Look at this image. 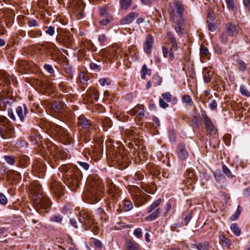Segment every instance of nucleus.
<instances>
[{
	"instance_id": "f257e3e1",
	"label": "nucleus",
	"mask_w": 250,
	"mask_h": 250,
	"mask_svg": "<svg viewBox=\"0 0 250 250\" xmlns=\"http://www.w3.org/2000/svg\"><path fill=\"white\" fill-rule=\"evenodd\" d=\"M16 111L21 122L27 120V122L38 124L41 128L45 129V131L48 134L59 140L63 144H67L71 143L72 138L66 129L61 125L50 122L45 119H38L36 117L35 113L32 111L29 112L25 104H23V107L18 106Z\"/></svg>"
},
{
	"instance_id": "f03ea898",
	"label": "nucleus",
	"mask_w": 250,
	"mask_h": 250,
	"mask_svg": "<svg viewBox=\"0 0 250 250\" xmlns=\"http://www.w3.org/2000/svg\"><path fill=\"white\" fill-rule=\"evenodd\" d=\"M87 180L90 188L85 192L83 200L88 204H95L101 200L104 195V184L97 174L89 175Z\"/></svg>"
},
{
	"instance_id": "7ed1b4c3",
	"label": "nucleus",
	"mask_w": 250,
	"mask_h": 250,
	"mask_svg": "<svg viewBox=\"0 0 250 250\" xmlns=\"http://www.w3.org/2000/svg\"><path fill=\"white\" fill-rule=\"evenodd\" d=\"M59 169L63 173L64 183L72 191H76L83 178L81 170L76 165L72 163L62 165L59 167Z\"/></svg>"
},
{
	"instance_id": "20e7f679",
	"label": "nucleus",
	"mask_w": 250,
	"mask_h": 250,
	"mask_svg": "<svg viewBox=\"0 0 250 250\" xmlns=\"http://www.w3.org/2000/svg\"><path fill=\"white\" fill-rule=\"evenodd\" d=\"M107 187L108 188V197L104 200L105 208L108 213L112 216L115 212H122L121 204L119 202L121 199V190L115 185L111 179L107 180Z\"/></svg>"
},
{
	"instance_id": "39448f33",
	"label": "nucleus",
	"mask_w": 250,
	"mask_h": 250,
	"mask_svg": "<svg viewBox=\"0 0 250 250\" xmlns=\"http://www.w3.org/2000/svg\"><path fill=\"white\" fill-rule=\"evenodd\" d=\"M42 186L40 184L34 183L32 186V189L38 197L36 199V210L42 216H44L48 212V209L51 207V202L47 197H44L41 194Z\"/></svg>"
},
{
	"instance_id": "423d86ee",
	"label": "nucleus",
	"mask_w": 250,
	"mask_h": 250,
	"mask_svg": "<svg viewBox=\"0 0 250 250\" xmlns=\"http://www.w3.org/2000/svg\"><path fill=\"white\" fill-rule=\"evenodd\" d=\"M77 125L84 130L81 134L82 140L85 143L89 142L96 129L95 125L84 114H81L77 118Z\"/></svg>"
},
{
	"instance_id": "0eeeda50",
	"label": "nucleus",
	"mask_w": 250,
	"mask_h": 250,
	"mask_svg": "<svg viewBox=\"0 0 250 250\" xmlns=\"http://www.w3.org/2000/svg\"><path fill=\"white\" fill-rule=\"evenodd\" d=\"M128 113L131 116H136L135 120L142 121L148 117V113L145 110L144 104H138L134 108L128 111Z\"/></svg>"
},
{
	"instance_id": "6e6552de",
	"label": "nucleus",
	"mask_w": 250,
	"mask_h": 250,
	"mask_svg": "<svg viewBox=\"0 0 250 250\" xmlns=\"http://www.w3.org/2000/svg\"><path fill=\"white\" fill-rule=\"evenodd\" d=\"M56 40L67 48H70L74 42L73 35L68 31H62L59 33L56 37Z\"/></svg>"
},
{
	"instance_id": "1a4fd4ad",
	"label": "nucleus",
	"mask_w": 250,
	"mask_h": 250,
	"mask_svg": "<svg viewBox=\"0 0 250 250\" xmlns=\"http://www.w3.org/2000/svg\"><path fill=\"white\" fill-rule=\"evenodd\" d=\"M46 167L42 162H36L32 166L31 172L33 175L39 178H43L45 175Z\"/></svg>"
},
{
	"instance_id": "9d476101",
	"label": "nucleus",
	"mask_w": 250,
	"mask_h": 250,
	"mask_svg": "<svg viewBox=\"0 0 250 250\" xmlns=\"http://www.w3.org/2000/svg\"><path fill=\"white\" fill-rule=\"evenodd\" d=\"M242 29L236 22L229 21L226 23L225 31L231 37H235L241 33Z\"/></svg>"
},
{
	"instance_id": "9b49d317",
	"label": "nucleus",
	"mask_w": 250,
	"mask_h": 250,
	"mask_svg": "<svg viewBox=\"0 0 250 250\" xmlns=\"http://www.w3.org/2000/svg\"><path fill=\"white\" fill-rule=\"evenodd\" d=\"M174 8L168 9V12L169 16L171 18H174L176 16V14L178 16H182L184 15V12L185 10V5L183 3L179 0H174L173 1Z\"/></svg>"
},
{
	"instance_id": "f8f14e48",
	"label": "nucleus",
	"mask_w": 250,
	"mask_h": 250,
	"mask_svg": "<svg viewBox=\"0 0 250 250\" xmlns=\"http://www.w3.org/2000/svg\"><path fill=\"white\" fill-rule=\"evenodd\" d=\"M64 186L59 181H53L50 184V189L58 199L64 195Z\"/></svg>"
},
{
	"instance_id": "ddd939ff",
	"label": "nucleus",
	"mask_w": 250,
	"mask_h": 250,
	"mask_svg": "<svg viewBox=\"0 0 250 250\" xmlns=\"http://www.w3.org/2000/svg\"><path fill=\"white\" fill-rule=\"evenodd\" d=\"M93 216L88 212L82 210L79 213V221L85 225V227L88 226L89 229H91L93 226Z\"/></svg>"
},
{
	"instance_id": "4468645a",
	"label": "nucleus",
	"mask_w": 250,
	"mask_h": 250,
	"mask_svg": "<svg viewBox=\"0 0 250 250\" xmlns=\"http://www.w3.org/2000/svg\"><path fill=\"white\" fill-rule=\"evenodd\" d=\"M59 63L62 69L64 70L66 74L68 75L70 78L72 79L75 70L69 64V61L67 57L65 56H63L59 60Z\"/></svg>"
},
{
	"instance_id": "2eb2a0df",
	"label": "nucleus",
	"mask_w": 250,
	"mask_h": 250,
	"mask_svg": "<svg viewBox=\"0 0 250 250\" xmlns=\"http://www.w3.org/2000/svg\"><path fill=\"white\" fill-rule=\"evenodd\" d=\"M76 15L78 19H82L84 17L83 11L85 5L82 1H78L70 4L69 6Z\"/></svg>"
},
{
	"instance_id": "dca6fc26",
	"label": "nucleus",
	"mask_w": 250,
	"mask_h": 250,
	"mask_svg": "<svg viewBox=\"0 0 250 250\" xmlns=\"http://www.w3.org/2000/svg\"><path fill=\"white\" fill-rule=\"evenodd\" d=\"M177 156L182 161L186 160L189 157V153L184 142H180L177 148Z\"/></svg>"
},
{
	"instance_id": "f3484780",
	"label": "nucleus",
	"mask_w": 250,
	"mask_h": 250,
	"mask_svg": "<svg viewBox=\"0 0 250 250\" xmlns=\"http://www.w3.org/2000/svg\"><path fill=\"white\" fill-rule=\"evenodd\" d=\"M124 151V150H123ZM124 152H121L120 151L118 155H116L114 157L113 161L118 163L119 165L122 166V168H125L128 167L129 165V161H127L128 158L127 156H125L126 152H125V155L123 154Z\"/></svg>"
},
{
	"instance_id": "a211bd4d",
	"label": "nucleus",
	"mask_w": 250,
	"mask_h": 250,
	"mask_svg": "<svg viewBox=\"0 0 250 250\" xmlns=\"http://www.w3.org/2000/svg\"><path fill=\"white\" fill-rule=\"evenodd\" d=\"M14 132V127L11 125L3 126L0 128V136L4 139H7L12 137V135Z\"/></svg>"
},
{
	"instance_id": "6ab92c4d",
	"label": "nucleus",
	"mask_w": 250,
	"mask_h": 250,
	"mask_svg": "<svg viewBox=\"0 0 250 250\" xmlns=\"http://www.w3.org/2000/svg\"><path fill=\"white\" fill-rule=\"evenodd\" d=\"M154 43L153 37L151 35H148L143 43V49L144 52L147 55L152 53V46Z\"/></svg>"
},
{
	"instance_id": "aec40b11",
	"label": "nucleus",
	"mask_w": 250,
	"mask_h": 250,
	"mask_svg": "<svg viewBox=\"0 0 250 250\" xmlns=\"http://www.w3.org/2000/svg\"><path fill=\"white\" fill-rule=\"evenodd\" d=\"M30 160L26 155H20L17 157V166L19 167L24 168L29 166Z\"/></svg>"
},
{
	"instance_id": "412c9836",
	"label": "nucleus",
	"mask_w": 250,
	"mask_h": 250,
	"mask_svg": "<svg viewBox=\"0 0 250 250\" xmlns=\"http://www.w3.org/2000/svg\"><path fill=\"white\" fill-rule=\"evenodd\" d=\"M139 16V14L137 12H131L127 14L120 20L121 25L129 24L132 23L135 19Z\"/></svg>"
},
{
	"instance_id": "4be33fe9",
	"label": "nucleus",
	"mask_w": 250,
	"mask_h": 250,
	"mask_svg": "<svg viewBox=\"0 0 250 250\" xmlns=\"http://www.w3.org/2000/svg\"><path fill=\"white\" fill-rule=\"evenodd\" d=\"M234 64L235 65L238 70L241 72H245L247 68V64L240 58L238 55H233L232 56Z\"/></svg>"
},
{
	"instance_id": "5701e85b",
	"label": "nucleus",
	"mask_w": 250,
	"mask_h": 250,
	"mask_svg": "<svg viewBox=\"0 0 250 250\" xmlns=\"http://www.w3.org/2000/svg\"><path fill=\"white\" fill-rule=\"evenodd\" d=\"M12 77L6 71L0 70V84L9 86L11 84Z\"/></svg>"
},
{
	"instance_id": "b1692460",
	"label": "nucleus",
	"mask_w": 250,
	"mask_h": 250,
	"mask_svg": "<svg viewBox=\"0 0 250 250\" xmlns=\"http://www.w3.org/2000/svg\"><path fill=\"white\" fill-rule=\"evenodd\" d=\"M65 104L61 101H55L51 105V109L55 113L62 114L64 111Z\"/></svg>"
},
{
	"instance_id": "393cba45",
	"label": "nucleus",
	"mask_w": 250,
	"mask_h": 250,
	"mask_svg": "<svg viewBox=\"0 0 250 250\" xmlns=\"http://www.w3.org/2000/svg\"><path fill=\"white\" fill-rule=\"evenodd\" d=\"M41 46L44 48V49L47 51V53L51 56H53L54 52H55L57 49V47L55 44L50 42H47L46 43H42L41 44Z\"/></svg>"
},
{
	"instance_id": "a878e982",
	"label": "nucleus",
	"mask_w": 250,
	"mask_h": 250,
	"mask_svg": "<svg viewBox=\"0 0 250 250\" xmlns=\"http://www.w3.org/2000/svg\"><path fill=\"white\" fill-rule=\"evenodd\" d=\"M99 122L102 124L104 131H106L112 125L111 120L107 117L103 116L100 119Z\"/></svg>"
},
{
	"instance_id": "bb28decb",
	"label": "nucleus",
	"mask_w": 250,
	"mask_h": 250,
	"mask_svg": "<svg viewBox=\"0 0 250 250\" xmlns=\"http://www.w3.org/2000/svg\"><path fill=\"white\" fill-rule=\"evenodd\" d=\"M142 189L146 193L153 194L156 191L155 184L151 183L150 184H142Z\"/></svg>"
},
{
	"instance_id": "cd10ccee",
	"label": "nucleus",
	"mask_w": 250,
	"mask_h": 250,
	"mask_svg": "<svg viewBox=\"0 0 250 250\" xmlns=\"http://www.w3.org/2000/svg\"><path fill=\"white\" fill-rule=\"evenodd\" d=\"M43 68L45 72L49 74L51 80H54L56 77V75L53 66L48 63H45L43 65Z\"/></svg>"
},
{
	"instance_id": "c85d7f7f",
	"label": "nucleus",
	"mask_w": 250,
	"mask_h": 250,
	"mask_svg": "<svg viewBox=\"0 0 250 250\" xmlns=\"http://www.w3.org/2000/svg\"><path fill=\"white\" fill-rule=\"evenodd\" d=\"M204 122L207 131L209 132V134L212 133L214 131L215 126L211 120L208 117H206V120H204Z\"/></svg>"
},
{
	"instance_id": "c756f323",
	"label": "nucleus",
	"mask_w": 250,
	"mask_h": 250,
	"mask_svg": "<svg viewBox=\"0 0 250 250\" xmlns=\"http://www.w3.org/2000/svg\"><path fill=\"white\" fill-rule=\"evenodd\" d=\"M161 210L162 209L160 208H156L155 210L150 213V214L146 218V220L149 221L156 219L160 216Z\"/></svg>"
},
{
	"instance_id": "7c9ffc66",
	"label": "nucleus",
	"mask_w": 250,
	"mask_h": 250,
	"mask_svg": "<svg viewBox=\"0 0 250 250\" xmlns=\"http://www.w3.org/2000/svg\"><path fill=\"white\" fill-rule=\"evenodd\" d=\"M123 208L122 212L130 211L133 207V204L131 201L127 199H124L122 201Z\"/></svg>"
},
{
	"instance_id": "2f4dec72",
	"label": "nucleus",
	"mask_w": 250,
	"mask_h": 250,
	"mask_svg": "<svg viewBox=\"0 0 250 250\" xmlns=\"http://www.w3.org/2000/svg\"><path fill=\"white\" fill-rule=\"evenodd\" d=\"M30 141L33 144L36 145L41 142L42 137L38 132L34 131L30 134Z\"/></svg>"
},
{
	"instance_id": "473e14b6",
	"label": "nucleus",
	"mask_w": 250,
	"mask_h": 250,
	"mask_svg": "<svg viewBox=\"0 0 250 250\" xmlns=\"http://www.w3.org/2000/svg\"><path fill=\"white\" fill-rule=\"evenodd\" d=\"M96 213L100 216L101 218L104 219L105 221H107L110 216L108 212H106L103 208H99L97 209Z\"/></svg>"
},
{
	"instance_id": "72a5a7b5",
	"label": "nucleus",
	"mask_w": 250,
	"mask_h": 250,
	"mask_svg": "<svg viewBox=\"0 0 250 250\" xmlns=\"http://www.w3.org/2000/svg\"><path fill=\"white\" fill-rule=\"evenodd\" d=\"M228 9L233 11L234 14L237 13V8L235 4L234 0H225Z\"/></svg>"
},
{
	"instance_id": "f704fd0d",
	"label": "nucleus",
	"mask_w": 250,
	"mask_h": 250,
	"mask_svg": "<svg viewBox=\"0 0 250 250\" xmlns=\"http://www.w3.org/2000/svg\"><path fill=\"white\" fill-rule=\"evenodd\" d=\"M140 246L135 241L127 240L126 242V248L128 250H139Z\"/></svg>"
},
{
	"instance_id": "c9c22d12",
	"label": "nucleus",
	"mask_w": 250,
	"mask_h": 250,
	"mask_svg": "<svg viewBox=\"0 0 250 250\" xmlns=\"http://www.w3.org/2000/svg\"><path fill=\"white\" fill-rule=\"evenodd\" d=\"M162 200L161 198H159L154 202H153L151 205L148 208L147 213H150L152 211L155 210L156 208H159L158 207L161 203Z\"/></svg>"
},
{
	"instance_id": "e433bc0d",
	"label": "nucleus",
	"mask_w": 250,
	"mask_h": 250,
	"mask_svg": "<svg viewBox=\"0 0 250 250\" xmlns=\"http://www.w3.org/2000/svg\"><path fill=\"white\" fill-rule=\"evenodd\" d=\"M120 8L123 10H127L132 4V0H120Z\"/></svg>"
},
{
	"instance_id": "4c0bfd02",
	"label": "nucleus",
	"mask_w": 250,
	"mask_h": 250,
	"mask_svg": "<svg viewBox=\"0 0 250 250\" xmlns=\"http://www.w3.org/2000/svg\"><path fill=\"white\" fill-rule=\"evenodd\" d=\"M63 216L59 213H56L52 215L50 217V221L53 222H56L60 224H62Z\"/></svg>"
},
{
	"instance_id": "58836bf2",
	"label": "nucleus",
	"mask_w": 250,
	"mask_h": 250,
	"mask_svg": "<svg viewBox=\"0 0 250 250\" xmlns=\"http://www.w3.org/2000/svg\"><path fill=\"white\" fill-rule=\"evenodd\" d=\"M21 175L20 172L13 170H12L11 175L9 176L8 180H12L13 181H18L21 179Z\"/></svg>"
},
{
	"instance_id": "ea45409f",
	"label": "nucleus",
	"mask_w": 250,
	"mask_h": 250,
	"mask_svg": "<svg viewBox=\"0 0 250 250\" xmlns=\"http://www.w3.org/2000/svg\"><path fill=\"white\" fill-rule=\"evenodd\" d=\"M14 17L12 14L9 16H5L2 22H4L7 27L9 28L14 22Z\"/></svg>"
},
{
	"instance_id": "a19ab883",
	"label": "nucleus",
	"mask_w": 250,
	"mask_h": 250,
	"mask_svg": "<svg viewBox=\"0 0 250 250\" xmlns=\"http://www.w3.org/2000/svg\"><path fill=\"white\" fill-rule=\"evenodd\" d=\"M130 177L136 182L140 181L144 179V174L142 172L138 171L134 174L129 175Z\"/></svg>"
},
{
	"instance_id": "79ce46f5",
	"label": "nucleus",
	"mask_w": 250,
	"mask_h": 250,
	"mask_svg": "<svg viewBox=\"0 0 250 250\" xmlns=\"http://www.w3.org/2000/svg\"><path fill=\"white\" fill-rule=\"evenodd\" d=\"M162 82V78L160 77L158 73L154 74L152 77V83L154 86L160 85Z\"/></svg>"
},
{
	"instance_id": "37998d69",
	"label": "nucleus",
	"mask_w": 250,
	"mask_h": 250,
	"mask_svg": "<svg viewBox=\"0 0 250 250\" xmlns=\"http://www.w3.org/2000/svg\"><path fill=\"white\" fill-rule=\"evenodd\" d=\"M200 54L202 57L209 59L210 54L209 53L208 48L203 45L200 46Z\"/></svg>"
},
{
	"instance_id": "c03bdc74",
	"label": "nucleus",
	"mask_w": 250,
	"mask_h": 250,
	"mask_svg": "<svg viewBox=\"0 0 250 250\" xmlns=\"http://www.w3.org/2000/svg\"><path fill=\"white\" fill-rule=\"evenodd\" d=\"M28 35L32 38H35L41 37L42 36V32L41 30H32L28 32Z\"/></svg>"
},
{
	"instance_id": "a18cd8bd",
	"label": "nucleus",
	"mask_w": 250,
	"mask_h": 250,
	"mask_svg": "<svg viewBox=\"0 0 250 250\" xmlns=\"http://www.w3.org/2000/svg\"><path fill=\"white\" fill-rule=\"evenodd\" d=\"M151 70L150 69H148L146 64H144L142 66L141 70V78L142 79L146 78V75L150 76L151 75Z\"/></svg>"
},
{
	"instance_id": "49530a36",
	"label": "nucleus",
	"mask_w": 250,
	"mask_h": 250,
	"mask_svg": "<svg viewBox=\"0 0 250 250\" xmlns=\"http://www.w3.org/2000/svg\"><path fill=\"white\" fill-rule=\"evenodd\" d=\"M213 174L215 180L218 182H224L226 180V177L220 171H215Z\"/></svg>"
},
{
	"instance_id": "de8ad7c7",
	"label": "nucleus",
	"mask_w": 250,
	"mask_h": 250,
	"mask_svg": "<svg viewBox=\"0 0 250 250\" xmlns=\"http://www.w3.org/2000/svg\"><path fill=\"white\" fill-rule=\"evenodd\" d=\"M222 170L224 173L229 178L232 179L235 177V176L233 175L230 170V169L224 164L222 166Z\"/></svg>"
},
{
	"instance_id": "09e8293b",
	"label": "nucleus",
	"mask_w": 250,
	"mask_h": 250,
	"mask_svg": "<svg viewBox=\"0 0 250 250\" xmlns=\"http://www.w3.org/2000/svg\"><path fill=\"white\" fill-rule=\"evenodd\" d=\"M209 243L207 241H203L198 243V250H209Z\"/></svg>"
},
{
	"instance_id": "8fccbe9b",
	"label": "nucleus",
	"mask_w": 250,
	"mask_h": 250,
	"mask_svg": "<svg viewBox=\"0 0 250 250\" xmlns=\"http://www.w3.org/2000/svg\"><path fill=\"white\" fill-rule=\"evenodd\" d=\"M4 160L6 162L10 165H14L17 162V158L11 155H5L4 156Z\"/></svg>"
},
{
	"instance_id": "3c124183",
	"label": "nucleus",
	"mask_w": 250,
	"mask_h": 250,
	"mask_svg": "<svg viewBox=\"0 0 250 250\" xmlns=\"http://www.w3.org/2000/svg\"><path fill=\"white\" fill-rule=\"evenodd\" d=\"M43 29L46 34L50 36H53L55 33V27L52 26H45L43 27Z\"/></svg>"
},
{
	"instance_id": "603ef678",
	"label": "nucleus",
	"mask_w": 250,
	"mask_h": 250,
	"mask_svg": "<svg viewBox=\"0 0 250 250\" xmlns=\"http://www.w3.org/2000/svg\"><path fill=\"white\" fill-rule=\"evenodd\" d=\"M230 229L233 233L236 236H239L241 234V230L239 228L237 224L233 223L230 226Z\"/></svg>"
},
{
	"instance_id": "864d4df0",
	"label": "nucleus",
	"mask_w": 250,
	"mask_h": 250,
	"mask_svg": "<svg viewBox=\"0 0 250 250\" xmlns=\"http://www.w3.org/2000/svg\"><path fill=\"white\" fill-rule=\"evenodd\" d=\"M12 170V169H9L6 167L3 166L0 168V172L2 175H5L8 180L9 176L11 175Z\"/></svg>"
},
{
	"instance_id": "5fc2aeb1",
	"label": "nucleus",
	"mask_w": 250,
	"mask_h": 250,
	"mask_svg": "<svg viewBox=\"0 0 250 250\" xmlns=\"http://www.w3.org/2000/svg\"><path fill=\"white\" fill-rule=\"evenodd\" d=\"M192 212L191 210H188L185 215V218L184 219V223L185 226H187L191 219L192 218Z\"/></svg>"
},
{
	"instance_id": "6e6d98bb",
	"label": "nucleus",
	"mask_w": 250,
	"mask_h": 250,
	"mask_svg": "<svg viewBox=\"0 0 250 250\" xmlns=\"http://www.w3.org/2000/svg\"><path fill=\"white\" fill-rule=\"evenodd\" d=\"M104 17L105 19H102L99 21L101 25H107L109 23L112 21V19L110 15H106V16Z\"/></svg>"
},
{
	"instance_id": "4d7b16f0",
	"label": "nucleus",
	"mask_w": 250,
	"mask_h": 250,
	"mask_svg": "<svg viewBox=\"0 0 250 250\" xmlns=\"http://www.w3.org/2000/svg\"><path fill=\"white\" fill-rule=\"evenodd\" d=\"M242 211V208L240 207V206H238V208H237V210L235 211V212L230 217V219L231 221H235L236 220L238 217L239 216L241 212Z\"/></svg>"
},
{
	"instance_id": "13d9d810",
	"label": "nucleus",
	"mask_w": 250,
	"mask_h": 250,
	"mask_svg": "<svg viewBox=\"0 0 250 250\" xmlns=\"http://www.w3.org/2000/svg\"><path fill=\"white\" fill-rule=\"evenodd\" d=\"M100 85L104 86L105 85H109L110 84L111 81L108 78H103L99 80Z\"/></svg>"
},
{
	"instance_id": "bf43d9fd",
	"label": "nucleus",
	"mask_w": 250,
	"mask_h": 250,
	"mask_svg": "<svg viewBox=\"0 0 250 250\" xmlns=\"http://www.w3.org/2000/svg\"><path fill=\"white\" fill-rule=\"evenodd\" d=\"M168 137L170 142L174 144L175 143L176 141V135L175 133L174 132V130H170L168 132Z\"/></svg>"
},
{
	"instance_id": "052dcab7",
	"label": "nucleus",
	"mask_w": 250,
	"mask_h": 250,
	"mask_svg": "<svg viewBox=\"0 0 250 250\" xmlns=\"http://www.w3.org/2000/svg\"><path fill=\"white\" fill-rule=\"evenodd\" d=\"M79 79L80 83L82 84H85L88 80L87 75L84 73H81L79 74Z\"/></svg>"
},
{
	"instance_id": "680f3d73",
	"label": "nucleus",
	"mask_w": 250,
	"mask_h": 250,
	"mask_svg": "<svg viewBox=\"0 0 250 250\" xmlns=\"http://www.w3.org/2000/svg\"><path fill=\"white\" fill-rule=\"evenodd\" d=\"M90 68L95 72H100L102 69V65H98L94 62H91L89 64Z\"/></svg>"
},
{
	"instance_id": "e2e57ef3",
	"label": "nucleus",
	"mask_w": 250,
	"mask_h": 250,
	"mask_svg": "<svg viewBox=\"0 0 250 250\" xmlns=\"http://www.w3.org/2000/svg\"><path fill=\"white\" fill-rule=\"evenodd\" d=\"M182 101L183 103L188 104L189 105H191L192 104V98L188 95H184L182 97Z\"/></svg>"
},
{
	"instance_id": "0e129e2a",
	"label": "nucleus",
	"mask_w": 250,
	"mask_h": 250,
	"mask_svg": "<svg viewBox=\"0 0 250 250\" xmlns=\"http://www.w3.org/2000/svg\"><path fill=\"white\" fill-rule=\"evenodd\" d=\"M241 93L246 97H250V92L247 89L246 86L241 85L240 87Z\"/></svg>"
},
{
	"instance_id": "69168bd1",
	"label": "nucleus",
	"mask_w": 250,
	"mask_h": 250,
	"mask_svg": "<svg viewBox=\"0 0 250 250\" xmlns=\"http://www.w3.org/2000/svg\"><path fill=\"white\" fill-rule=\"evenodd\" d=\"M71 208L69 204H65L62 208L61 211L64 214H70Z\"/></svg>"
},
{
	"instance_id": "338daca9",
	"label": "nucleus",
	"mask_w": 250,
	"mask_h": 250,
	"mask_svg": "<svg viewBox=\"0 0 250 250\" xmlns=\"http://www.w3.org/2000/svg\"><path fill=\"white\" fill-rule=\"evenodd\" d=\"M92 243L95 248H98L99 250L102 249L103 245L101 241L96 238H92Z\"/></svg>"
},
{
	"instance_id": "774afa93",
	"label": "nucleus",
	"mask_w": 250,
	"mask_h": 250,
	"mask_svg": "<svg viewBox=\"0 0 250 250\" xmlns=\"http://www.w3.org/2000/svg\"><path fill=\"white\" fill-rule=\"evenodd\" d=\"M228 35L226 31L222 33L220 36L221 42L223 44H226L228 41Z\"/></svg>"
}]
</instances>
